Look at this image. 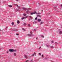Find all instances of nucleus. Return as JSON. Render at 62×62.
<instances>
[{"label":"nucleus","mask_w":62,"mask_h":62,"mask_svg":"<svg viewBox=\"0 0 62 62\" xmlns=\"http://www.w3.org/2000/svg\"><path fill=\"white\" fill-rule=\"evenodd\" d=\"M23 15L24 16H26V14H23Z\"/></svg>","instance_id":"nucleus-15"},{"label":"nucleus","mask_w":62,"mask_h":62,"mask_svg":"<svg viewBox=\"0 0 62 62\" xmlns=\"http://www.w3.org/2000/svg\"><path fill=\"white\" fill-rule=\"evenodd\" d=\"M8 53V51H7V53Z\"/></svg>","instance_id":"nucleus-40"},{"label":"nucleus","mask_w":62,"mask_h":62,"mask_svg":"<svg viewBox=\"0 0 62 62\" xmlns=\"http://www.w3.org/2000/svg\"><path fill=\"white\" fill-rule=\"evenodd\" d=\"M28 17L27 16H25L24 17H23L21 18V20H23L24 19H26V18H27Z\"/></svg>","instance_id":"nucleus-3"},{"label":"nucleus","mask_w":62,"mask_h":62,"mask_svg":"<svg viewBox=\"0 0 62 62\" xmlns=\"http://www.w3.org/2000/svg\"><path fill=\"white\" fill-rule=\"evenodd\" d=\"M17 1H19V0H16Z\"/></svg>","instance_id":"nucleus-43"},{"label":"nucleus","mask_w":62,"mask_h":62,"mask_svg":"<svg viewBox=\"0 0 62 62\" xmlns=\"http://www.w3.org/2000/svg\"><path fill=\"white\" fill-rule=\"evenodd\" d=\"M30 19H29L28 20H29V21H30Z\"/></svg>","instance_id":"nucleus-46"},{"label":"nucleus","mask_w":62,"mask_h":62,"mask_svg":"<svg viewBox=\"0 0 62 62\" xmlns=\"http://www.w3.org/2000/svg\"><path fill=\"white\" fill-rule=\"evenodd\" d=\"M31 32H32L31 31V32H30V34H32V33H31Z\"/></svg>","instance_id":"nucleus-36"},{"label":"nucleus","mask_w":62,"mask_h":62,"mask_svg":"<svg viewBox=\"0 0 62 62\" xmlns=\"http://www.w3.org/2000/svg\"><path fill=\"white\" fill-rule=\"evenodd\" d=\"M37 14H40V13H36Z\"/></svg>","instance_id":"nucleus-35"},{"label":"nucleus","mask_w":62,"mask_h":62,"mask_svg":"<svg viewBox=\"0 0 62 62\" xmlns=\"http://www.w3.org/2000/svg\"><path fill=\"white\" fill-rule=\"evenodd\" d=\"M39 55H41V54L39 53Z\"/></svg>","instance_id":"nucleus-34"},{"label":"nucleus","mask_w":62,"mask_h":62,"mask_svg":"<svg viewBox=\"0 0 62 62\" xmlns=\"http://www.w3.org/2000/svg\"><path fill=\"white\" fill-rule=\"evenodd\" d=\"M30 25L29 24H28V27H30Z\"/></svg>","instance_id":"nucleus-16"},{"label":"nucleus","mask_w":62,"mask_h":62,"mask_svg":"<svg viewBox=\"0 0 62 62\" xmlns=\"http://www.w3.org/2000/svg\"><path fill=\"white\" fill-rule=\"evenodd\" d=\"M25 26L26 25V23H24L23 24Z\"/></svg>","instance_id":"nucleus-18"},{"label":"nucleus","mask_w":62,"mask_h":62,"mask_svg":"<svg viewBox=\"0 0 62 62\" xmlns=\"http://www.w3.org/2000/svg\"><path fill=\"white\" fill-rule=\"evenodd\" d=\"M9 7H10V8H11L12 7V6L11 5H9Z\"/></svg>","instance_id":"nucleus-19"},{"label":"nucleus","mask_w":62,"mask_h":62,"mask_svg":"<svg viewBox=\"0 0 62 62\" xmlns=\"http://www.w3.org/2000/svg\"><path fill=\"white\" fill-rule=\"evenodd\" d=\"M42 12H43V10H42Z\"/></svg>","instance_id":"nucleus-44"},{"label":"nucleus","mask_w":62,"mask_h":62,"mask_svg":"<svg viewBox=\"0 0 62 62\" xmlns=\"http://www.w3.org/2000/svg\"><path fill=\"white\" fill-rule=\"evenodd\" d=\"M9 51H10V52H16V50H14L12 49H10Z\"/></svg>","instance_id":"nucleus-1"},{"label":"nucleus","mask_w":62,"mask_h":62,"mask_svg":"<svg viewBox=\"0 0 62 62\" xmlns=\"http://www.w3.org/2000/svg\"><path fill=\"white\" fill-rule=\"evenodd\" d=\"M29 17H30V19H32V17L31 16H29Z\"/></svg>","instance_id":"nucleus-20"},{"label":"nucleus","mask_w":62,"mask_h":62,"mask_svg":"<svg viewBox=\"0 0 62 62\" xmlns=\"http://www.w3.org/2000/svg\"><path fill=\"white\" fill-rule=\"evenodd\" d=\"M17 10H19V9H17Z\"/></svg>","instance_id":"nucleus-45"},{"label":"nucleus","mask_w":62,"mask_h":62,"mask_svg":"<svg viewBox=\"0 0 62 62\" xmlns=\"http://www.w3.org/2000/svg\"><path fill=\"white\" fill-rule=\"evenodd\" d=\"M29 37H31L32 36V34H28L27 35Z\"/></svg>","instance_id":"nucleus-6"},{"label":"nucleus","mask_w":62,"mask_h":62,"mask_svg":"<svg viewBox=\"0 0 62 62\" xmlns=\"http://www.w3.org/2000/svg\"><path fill=\"white\" fill-rule=\"evenodd\" d=\"M22 9H23V10H26V9H27L26 8L24 7L23 8H22Z\"/></svg>","instance_id":"nucleus-7"},{"label":"nucleus","mask_w":62,"mask_h":62,"mask_svg":"<svg viewBox=\"0 0 62 62\" xmlns=\"http://www.w3.org/2000/svg\"><path fill=\"white\" fill-rule=\"evenodd\" d=\"M2 31V30H1L0 29V31Z\"/></svg>","instance_id":"nucleus-41"},{"label":"nucleus","mask_w":62,"mask_h":62,"mask_svg":"<svg viewBox=\"0 0 62 62\" xmlns=\"http://www.w3.org/2000/svg\"><path fill=\"white\" fill-rule=\"evenodd\" d=\"M22 29V30H24V29L23 28V29Z\"/></svg>","instance_id":"nucleus-39"},{"label":"nucleus","mask_w":62,"mask_h":62,"mask_svg":"<svg viewBox=\"0 0 62 62\" xmlns=\"http://www.w3.org/2000/svg\"><path fill=\"white\" fill-rule=\"evenodd\" d=\"M44 23V22H41L39 24H40V25L41 24H43Z\"/></svg>","instance_id":"nucleus-10"},{"label":"nucleus","mask_w":62,"mask_h":62,"mask_svg":"<svg viewBox=\"0 0 62 62\" xmlns=\"http://www.w3.org/2000/svg\"><path fill=\"white\" fill-rule=\"evenodd\" d=\"M59 33L60 34H62V31H59Z\"/></svg>","instance_id":"nucleus-8"},{"label":"nucleus","mask_w":62,"mask_h":62,"mask_svg":"<svg viewBox=\"0 0 62 62\" xmlns=\"http://www.w3.org/2000/svg\"><path fill=\"white\" fill-rule=\"evenodd\" d=\"M13 54L14 55V56H16V53H13Z\"/></svg>","instance_id":"nucleus-13"},{"label":"nucleus","mask_w":62,"mask_h":62,"mask_svg":"<svg viewBox=\"0 0 62 62\" xmlns=\"http://www.w3.org/2000/svg\"><path fill=\"white\" fill-rule=\"evenodd\" d=\"M25 58H27V56L25 55Z\"/></svg>","instance_id":"nucleus-12"},{"label":"nucleus","mask_w":62,"mask_h":62,"mask_svg":"<svg viewBox=\"0 0 62 62\" xmlns=\"http://www.w3.org/2000/svg\"><path fill=\"white\" fill-rule=\"evenodd\" d=\"M12 25H14V23L13 22L12 23Z\"/></svg>","instance_id":"nucleus-17"},{"label":"nucleus","mask_w":62,"mask_h":62,"mask_svg":"<svg viewBox=\"0 0 62 62\" xmlns=\"http://www.w3.org/2000/svg\"><path fill=\"white\" fill-rule=\"evenodd\" d=\"M16 35L17 36H19V34H16Z\"/></svg>","instance_id":"nucleus-28"},{"label":"nucleus","mask_w":62,"mask_h":62,"mask_svg":"<svg viewBox=\"0 0 62 62\" xmlns=\"http://www.w3.org/2000/svg\"><path fill=\"white\" fill-rule=\"evenodd\" d=\"M32 56H34V54H33L32 55H31Z\"/></svg>","instance_id":"nucleus-37"},{"label":"nucleus","mask_w":62,"mask_h":62,"mask_svg":"<svg viewBox=\"0 0 62 62\" xmlns=\"http://www.w3.org/2000/svg\"><path fill=\"white\" fill-rule=\"evenodd\" d=\"M16 6L17 7V8H18V9H19L20 8V6H18V5L16 4Z\"/></svg>","instance_id":"nucleus-4"},{"label":"nucleus","mask_w":62,"mask_h":62,"mask_svg":"<svg viewBox=\"0 0 62 62\" xmlns=\"http://www.w3.org/2000/svg\"><path fill=\"white\" fill-rule=\"evenodd\" d=\"M26 13H29V12H30L29 11V10H26Z\"/></svg>","instance_id":"nucleus-5"},{"label":"nucleus","mask_w":62,"mask_h":62,"mask_svg":"<svg viewBox=\"0 0 62 62\" xmlns=\"http://www.w3.org/2000/svg\"><path fill=\"white\" fill-rule=\"evenodd\" d=\"M37 17H40V18H41V16L40 15H37Z\"/></svg>","instance_id":"nucleus-11"},{"label":"nucleus","mask_w":62,"mask_h":62,"mask_svg":"<svg viewBox=\"0 0 62 62\" xmlns=\"http://www.w3.org/2000/svg\"><path fill=\"white\" fill-rule=\"evenodd\" d=\"M38 19V18H37V17H36L35 18V20H37Z\"/></svg>","instance_id":"nucleus-22"},{"label":"nucleus","mask_w":62,"mask_h":62,"mask_svg":"<svg viewBox=\"0 0 62 62\" xmlns=\"http://www.w3.org/2000/svg\"><path fill=\"white\" fill-rule=\"evenodd\" d=\"M36 39H38V38H36Z\"/></svg>","instance_id":"nucleus-42"},{"label":"nucleus","mask_w":62,"mask_h":62,"mask_svg":"<svg viewBox=\"0 0 62 62\" xmlns=\"http://www.w3.org/2000/svg\"><path fill=\"white\" fill-rule=\"evenodd\" d=\"M41 48V47H39V49H40V48Z\"/></svg>","instance_id":"nucleus-31"},{"label":"nucleus","mask_w":62,"mask_h":62,"mask_svg":"<svg viewBox=\"0 0 62 62\" xmlns=\"http://www.w3.org/2000/svg\"><path fill=\"white\" fill-rule=\"evenodd\" d=\"M51 48H54V47L52 46H51Z\"/></svg>","instance_id":"nucleus-30"},{"label":"nucleus","mask_w":62,"mask_h":62,"mask_svg":"<svg viewBox=\"0 0 62 62\" xmlns=\"http://www.w3.org/2000/svg\"><path fill=\"white\" fill-rule=\"evenodd\" d=\"M41 19H38V21L39 22H41Z\"/></svg>","instance_id":"nucleus-9"},{"label":"nucleus","mask_w":62,"mask_h":62,"mask_svg":"<svg viewBox=\"0 0 62 62\" xmlns=\"http://www.w3.org/2000/svg\"><path fill=\"white\" fill-rule=\"evenodd\" d=\"M17 23H18V24H19V23H20V22H19V21L18 20L17 21Z\"/></svg>","instance_id":"nucleus-14"},{"label":"nucleus","mask_w":62,"mask_h":62,"mask_svg":"<svg viewBox=\"0 0 62 62\" xmlns=\"http://www.w3.org/2000/svg\"><path fill=\"white\" fill-rule=\"evenodd\" d=\"M49 45H46L47 47H49Z\"/></svg>","instance_id":"nucleus-33"},{"label":"nucleus","mask_w":62,"mask_h":62,"mask_svg":"<svg viewBox=\"0 0 62 62\" xmlns=\"http://www.w3.org/2000/svg\"><path fill=\"white\" fill-rule=\"evenodd\" d=\"M30 61H32V62H33V61L32 60H31Z\"/></svg>","instance_id":"nucleus-38"},{"label":"nucleus","mask_w":62,"mask_h":62,"mask_svg":"<svg viewBox=\"0 0 62 62\" xmlns=\"http://www.w3.org/2000/svg\"><path fill=\"white\" fill-rule=\"evenodd\" d=\"M42 57L43 58V55H42Z\"/></svg>","instance_id":"nucleus-26"},{"label":"nucleus","mask_w":62,"mask_h":62,"mask_svg":"<svg viewBox=\"0 0 62 62\" xmlns=\"http://www.w3.org/2000/svg\"><path fill=\"white\" fill-rule=\"evenodd\" d=\"M34 23V24H36V23H37V22H35Z\"/></svg>","instance_id":"nucleus-23"},{"label":"nucleus","mask_w":62,"mask_h":62,"mask_svg":"<svg viewBox=\"0 0 62 62\" xmlns=\"http://www.w3.org/2000/svg\"><path fill=\"white\" fill-rule=\"evenodd\" d=\"M29 61L28 60H27V61H26V62H28Z\"/></svg>","instance_id":"nucleus-29"},{"label":"nucleus","mask_w":62,"mask_h":62,"mask_svg":"<svg viewBox=\"0 0 62 62\" xmlns=\"http://www.w3.org/2000/svg\"><path fill=\"white\" fill-rule=\"evenodd\" d=\"M36 30H36V29H34V31H36Z\"/></svg>","instance_id":"nucleus-24"},{"label":"nucleus","mask_w":62,"mask_h":62,"mask_svg":"<svg viewBox=\"0 0 62 62\" xmlns=\"http://www.w3.org/2000/svg\"><path fill=\"white\" fill-rule=\"evenodd\" d=\"M37 12L36 11H35L34 12V13H31L30 14L31 15H33L34 14H35V13H36Z\"/></svg>","instance_id":"nucleus-2"},{"label":"nucleus","mask_w":62,"mask_h":62,"mask_svg":"<svg viewBox=\"0 0 62 62\" xmlns=\"http://www.w3.org/2000/svg\"><path fill=\"white\" fill-rule=\"evenodd\" d=\"M41 36L42 37V38H44V36H43V35H42Z\"/></svg>","instance_id":"nucleus-21"},{"label":"nucleus","mask_w":62,"mask_h":62,"mask_svg":"<svg viewBox=\"0 0 62 62\" xmlns=\"http://www.w3.org/2000/svg\"><path fill=\"white\" fill-rule=\"evenodd\" d=\"M61 6H62V4L61 5Z\"/></svg>","instance_id":"nucleus-47"},{"label":"nucleus","mask_w":62,"mask_h":62,"mask_svg":"<svg viewBox=\"0 0 62 62\" xmlns=\"http://www.w3.org/2000/svg\"><path fill=\"white\" fill-rule=\"evenodd\" d=\"M54 8H56V7H55Z\"/></svg>","instance_id":"nucleus-32"},{"label":"nucleus","mask_w":62,"mask_h":62,"mask_svg":"<svg viewBox=\"0 0 62 62\" xmlns=\"http://www.w3.org/2000/svg\"><path fill=\"white\" fill-rule=\"evenodd\" d=\"M51 43H54V41H51Z\"/></svg>","instance_id":"nucleus-27"},{"label":"nucleus","mask_w":62,"mask_h":62,"mask_svg":"<svg viewBox=\"0 0 62 62\" xmlns=\"http://www.w3.org/2000/svg\"><path fill=\"white\" fill-rule=\"evenodd\" d=\"M33 54H34V55L35 54V55H36V53H33Z\"/></svg>","instance_id":"nucleus-25"}]
</instances>
